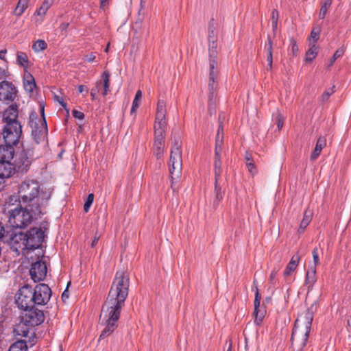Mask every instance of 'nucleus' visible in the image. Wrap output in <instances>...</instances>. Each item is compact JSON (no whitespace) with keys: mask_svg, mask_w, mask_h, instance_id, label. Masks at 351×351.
<instances>
[{"mask_svg":"<svg viewBox=\"0 0 351 351\" xmlns=\"http://www.w3.org/2000/svg\"><path fill=\"white\" fill-rule=\"evenodd\" d=\"M130 279L124 271H118L111 285L108 297L102 306L100 318L104 321L105 328L99 339L110 335L118 327L122 308L128 295Z\"/></svg>","mask_w":351,"mask_h":351,"instance_id":"f257e3e1","label":"nucleus"},{"mask_svg":"<svg viewBox=\"0 0 351 351\" xmlns=\"http://www.w3.org/2000/svg\"><path fill=\"white\" fill-rule=\"evenodd\" d=\"M18 194L23 203H29L31 211L36 216L44 214L48 200L51 197V192L43 191L39 182L34 179H26L19 186Z\"/></svg>","mask_w":351,"mask_h":351,"instance_id":"f03ea898","label":"nucleus"},{"mask_svg":"<svg viewBox=\"0 0 351 351\" xmlns=\"http://www.w3.org/2000/svg\"><path fill=\"white\" fill-rule=\"evenodd\" d=\"M313 305L298 316L293 328L291 341L300 351L306 346L313 320Z\"/></svg>","mask_w":351,"mask_h":351,"instance_id":"7ed1b4c3","label":"nucleus"},{"mask_svg":"<svg viewBox=\"0 0 351 351\" xmlns=\"http://www.w3.org/2000/svg\"><path fill=\"white\" fill-rule=\"evenodd\" d=\"M41 216H36L31 210L23 208L21 204L8 210V223L15 228H25L33 219H37Z\"/></svg>","mask_w":351,"mask_h":351,"instance_id":"20e7f679","label":"nucleus"},{"mask_svg":"<svg viewBox=\"0 0 351 351\" xmlns=\"http://www.w3.org/2000/svg\"><path fill=\"white\" fill-rule=\"evenodd\" d=\"M182 143L179 138H175L171 148L169 162V171L171 179V188L175 182H177L182 176Z\"/></svg>","mask_w":351,"mask_h":351,"instance_id":"39448f33","label":"nucleus"},{"mask_svg":"<svg viewBox=\"0 0 351 351\" xmlns=\"http://www.w3.org/2000/svg\"><path fill=\"white\" fill-rule=\"evenodd\" d=\"M29 125L32 128V135L36 144L47 134V125L45 117L39 118L36 112L29 114Z\"/></svg>","mask_w":351,"mask_h":351,"instance_id":"423d86ee","label":"nucleus"},{"mask_svg":"<svg viewBox=\"0 0 351 351\" xmlns=\"http://www.w3.org/2000/svg\"><path fill=\"white\" fill-rule=\"evenodd\" d=\"M34 159L33 148H23L20 152L16 153L13 165L16 171L26 173Z\"/></svg>","mask_w":351,"mask_h":351,"instance_id":"0eeeda50","label":"nucleus"},{"mask_svg":"<svg viewBox=\"0 0 351 351\" xmlns=\"http://www.w3.org/2000/svg\"><path fill=\"white\" fill-rule=\"evenodd\" d=\"M3 138L5 143L16 145L22 136V127L20 123L4 125L3 130Z\"/></svg>","mask_w":351,"mask_h":351,"instance_id":"6e6552de","label":"nucleus"},{"mask_svg":"<svg viewBox=\"0 0 351 351\" xmlns=\"http://www.w3.org/2000/svg\"><path fill=\"white\" fill-rule=\"evenodd\" d=\"M32 287L29 285H24L19 289L16 295V304L23 310L34 306Z\"/></svg>","mask_w":351,"mask_h":351,"instance_id":"1a4fd4ad","label":"nucleus"},{"mask_svg":"<svg viewBox=\"0 0 351 351\" xmlns=\"http://www.w3.org/2000/svg\"><path fill=\"white\" fill-rule=\"evenodd\" d=\"M26 237V244L27 243L28 251L34 250L42 246L45 238V232L40 228H32L25 232Z\"/></svg>","mask_w":351,"mask_h":351,"instance_id":"9d476101","label":"nucleus"},{"mask_svg":"<svg viewBox=\"0 0 351 351\" xmlns=\"http://www.w3.org/2000/svg\"><path fill=\"white\" fill-rule=\"evenodd\" d=\"M34 295V302L35 305H45L50 300L51 296V290L46 284L37 285L35 288H32Z\"/></svg>","mask_w":351,"mask_h":351,"instance_id":"9b49d317","label":"nucleus"},{"mask_svg":"<svg viewBox=\"0 0 351 351\" xmlns=\"http://www.w3.org/2000/svg\"><path fill=\"white\" fill-rule=\"evenodd\" d=\"M21 318L25 323L29 324L30 326H36L41 324L45 320V315L43 311L37 308L32 307L27 310H23Z\"/></svg>","mask_w":351,"mask_h":351,"instance_id":"f8f14e48","label":"nucleus"},{"mask_svg":"<svg viewBox=\"0 0 351 351\" xmlns=\"http://www.w3.org/2000/svg\"><path fill=\"white\" fill-rule=\"evenodd\" d=\"M26 237L25 232H19L12 234L10 237V249L15 252L16 256L23 253L25 250L28 251L27 243L26 244Z\"/></svg>","mask_w":351,"mask_h":351,"instance_id":"ddd939ff","label":"nucleus"},{"mask_svg":"<svg viewBox=\"0 0 351 351\" xmlns=\"http://www.w3.org/2000/svg\"><path fill=\"white\" fill-rule=\"evenodd\" d=\"M165 131L166 129L154 128V142L152 151L158 160L161 159L163 156Z\"/></svg>","mask_w":351,"mask_h":351,"instance_id":"4468645a","label":"nucleus"},{"mask_svg":"<svg viewBox=\"0 0 351 351\" xmlns=\"http://www.w3.org/2000/svg\"><path fill=\"white\" fill-rule=\"evenodd\" d=\"M17 94L15 86L9 81L0 82V101L5 102L13 101Z\"/></svg>","mask_w":351,"mask_h":351,"instance_id":"2eb2a0df","label":"nucleus"},{"mask_svg":"<svg viewBox=\"0 0 351 351\" xmlns=\"http://www.w3.org/2000/svg\"><path fill=\"white\" fill-rule=\"evenodd\" d=\"M47 272V268L45 262L38 261L32 265L29 274L32 279L35 282L43 280Z\"/></svg>","mask_w":351,"mask_h":351,"instance_id":"dca6fc26","label":"nucleus"},{"mask_svg":"<svg viewBox=\"0 0 351 351\" xmlns=\"http://www.w3.org/2000/svg\"><path fill=\"white\" fill-rule=\"evenodd\" d=\"M14 332L16 336L29 337V341L32 343L31 346L34 345L35 335L34 331V327L30 326L29 324L25 323L22 318L21 321L14 327Z\"/></svg>","mask_w":351,"mask_h":351,"instance_id":"f3484780","label":"nucleus"},{"mask_svg":"<svg viewBox=\"0 0 351 351\" xmlns=\"http://www.w3.org/2000/svg\"><path fill=\"white\" fill-rule=\"evenodd\" d=\"M166 104L163 100H158L156 108V114L154 128L166 129L165 121Z\"/></svg>","mask_w":351,"mask_h":351,"instance_id":"a211bd4d","label":"nucleus"},{"mask_svg":"<svg viewBox=\"0 0 351 351\" xmlns=\"http://www.w3.org/2000/svg\"><path fill=\"white\" fill-rule=\"evenodd\" d=\"M18 109L14 106H9L3 112V122L5 125L19 123L18 118Z\"/></svg>","mask_w":351,"mask_h":351,"instance_id":"6ab92c4d","label":"nucleus"},{"mask_svg":"<svg viewBox=\"0 0 351 351\" xmlns=\"http://www.w3.org/2000/svg\"><path fill=\"white\" fill-rule=\"evenodd\" d=\"M14 146L6 143L0 145V161L10 162L14 158Z\"/></svg>","mask_w":351,"mask_h":351,"instance_id":"aec40b11","label":"nucleus"},{"mask_svg":"<svg viewBox=\"0 0 351 351\" xmlns=\"http://www.w3.org/2000/svg\"><path fill=\"white\" fill-rule=\"evenodd\" d=\"M217 40H208L209 66L216 69L217 66Z\"/></svg>","mask_w":351,"mask_h":351,"instance_id":"412c9836","label":"nucleus"},{"mask_svg":"<svg viewBox=\"0 0 351 351\" xmlns=\"http://www.w3.org/2000/svg\"><path fill=\"white\" fill-rule=\"evenodd\" d=\"M16 171L14 165L10 162L0 161V178H8Z\"/></svg>","mask_w":351,"mask_h":351,"instance_id":"4be33fe9","label":"nucleus"},{"mask_svg":"<svg viewBox=\"0 0 351 351\" xmlns=\"http://www.w3.org/2000/svg\"><path fill=\"white\" fill-rule=\"evenodd\" d=\"M326 145V140L325 137L320 136L316 143L315 147L311 155V160H316L320 155L322 150Z\"/></svg>","mask_w":351,"mask_h":351,"instance_id":"5701e85b","label":"nucleus"},{"mask_svg":"<svg viewBox=\"0 0 351 351\" xmlns=\"http://www.w3.org/2000/svg\"><path fill=\"white\" fill-rule=\"evenodd\" d=\"M316 282V268L315 266H309L306 274L305 285L308 286L309 291L313 288V285Z\"/></svg>","mask_w":351,"mask_h":351,"instance_id":"b1692460","label":"nucleus"},{"mask_svg":"<svg viewBox=\"0 0 351 351\" xmlns=\"http://www.w3.org/2000/svg\"><path fill=\"white\" fill-rule=\"evenodd\" d=\"M267 43H266L265 45V51L267 52V70L270 71L272 69L273 64V43L269 36L267 37Z\"/></svg>","mask_w":351,"mask_h":351,"instance_id":"393cba45","label":"nucleus"},{"mask_svg":"<svg viewBox=\"0 0 351 351\" xmlns=\"http://www.w3.org/2000/svg\"><path fill=\"white\" fill-rule=\"evenodd\" d=\"M217 79V71L215 69H212V66H210L209 73V80H208V89L209 90H217L218 86Z\"/></svg>","mask_w":351,"mask_h":351,"instance_id":"a878e982","label":"nucleus"},{"mask_svg":"<svg viewBox=\"0 0 351 351\" xmlns=\"http://www.w3.org/2000/svg\"><path fill=\"white\" fill-rule=\"evenodd\" d=\"M266 313V311L264 307H261V306H258V308L254 307V310L253 312V315L254 317V323L256 325H260Z\"/></svg>","mask_w":351,"mask_h":351,"instance_id":"bb28decb","label":"nucleus"},{"mask_svg":"<svg viewBox=\"0 0 351 351\" xmlns=\"http://www.w3.org/2000/svg\"><path fill=\"white\" fill-rule=\"evenodd\" d=\"M312 213L311 210H305L304 213L303 219L300 223V228L298 229V233H302L307 226L309 224L311 221Z\"/></svg>","mask_w":351,"mask_h":351,"instance_id":"cd10ccee","label":"nucleus"},{"mask_svg":"<svg viewBox=\"0 0 351 351\" xmlns=\"http://www.w3.org/2000/svg\"><path fill=\"white\" fill-rule=\"evenodd\" d=\"M23 84L25 90L29 93H32L36 88L35 80L30 73L25 77Z\"/></svg>","mask_w":351,"mask_h":351,"instance_id":"c85d7f7f","label":"nucleus"},{"mask_svg":"<svg viewBox=\"0 0 351 351\" xmlns=\"http://www.w3.org/2000/svg\"><path fill=\"white\" fill-rule=\"evenodd\" d=\"M27 341L18 340L13 343L8 351H27Z\"/></svg>","mask_w":351,"mask_h":351,"instance_id":"c756f323","label":"nucleus"},{"mask_svg":"<svg viewBox=\"0 0 351 351\" xmlns=\"http://www.w3.org/2000/svg\"><path fill=\"white\" fill-rule=\"evenodd\" d=\"M110 73L107 71H105L101 75V79L103 80V87H104V90H103L102 95L104 96H106L108 94V93H109L110 91Z\"/></svg>","mask_w":351,"mask_h":351,"instance_id":"7c9ffc66","label":"nucleus"},{"mask_svg":"<svg viewBox=\"0 0 351 351\" xmlns=\"http://www.w3.org/2000/svg\"><path fill=\"white\" fill-rule=\"evenodd\" d=\"M318 49L315 44H313L311 48L306 53V61L311 62L317 56Z\"/></svg>","mask_w":351,"mask_h":351,"instance_id":"2f4dec72","label":"nucleus"},{"mask_svg":"<svg viewBox=\"0 0 351 351\" xmlns=\"http://www.w3.org/2000/svg\"><path fill=\"white\" fill-rule=\"evenodd\" d=\"M222 162L221 160H215L214 161V167H215V184L217 185L218 183V180H219L222 171L221 169Z\"/></svg>","mask_w":351,"mask_h":351,"instance_id":"473e14b6","label":"nucleus"},{"mask_svg":"<svg viewBox=\"0 0 351 351\" xmlns=\"http://www.w3.org/2000/svg\"><path fill=\"white\" fill-rule=\"evenodd\" d=\"M47 47V43L44 40H37L33 45H32V49L36 52H40L43 50H45Z\"/></svg>","mask_w":351,"mask_h":351,"instance_id":"72a5a7b5","label":"nucleus"},{"mask_svg":"<svg viewBox=\"0 0 351 351\" xmlns=\"http://www.w3.org/2000/svg\"><path fill=\"white\" fill-rule=\"evenodd\" d=\"M16 62L22 66H26L28 63V58L26 53L18 51L16 53Z\"/></svg>","mask_w":351,"mask_h":351,"instance_id":"f704fd0d","label":"nucleus"},{"mask_svg":"<svg viewBox=\"0 0 351 351\" xmlns=\"http://www.w3.org/2000/svg\"><path fill=\"white\" fill-rule=\"evenodd\" d=\"M142 98V92L138 90L136 91L134 99L132 102V106L131 108V113H134L136 112V109L138 108L141 100Z\"/></svg>","mask_w":351,"mask_h":351,"instance_id":"c9c22d12","label":"nucleus"},{"mask_svg":"<svg viewBox=\"0 0 351 351\" xmlns=\"http://www.w3.org/2000/svg\"><path fill=\"white\" fill-rule=\"evenodd\" d=\"M28 0H19L15 9V14L21 16L27 7Z\"/></svg>","mask_w":351,"mask_h":351,"instance_id":"e433bc0d","label":"nucleus"},{"mask_svg":"<svg viewBox=\"0 0 351 351\" xmlns=\"http://www.w3.org/2000/svg\"><path fill=\"white\" fill-rule=\"evenodd\" d=\"M332 2V0H325L324 1V2L323 3V4L320 8V10H319V19H324V17L327 13V10L331 5Z\"/></svg>","mask_w":351,"mask_h":351,"instance_id":"4c0bfd02","label":"nucleus"},{"mask_svg":"<svg viewBox=\"0 0 351 351\" xmlns=\"http://www.w3.org/2000/svg\"><path fill=\"white\" fill-rule=\"evenodd\" d=\"M245 160H246V167H247L249 172H250L252 174L256 173V169L255 165L254 164L250 155L247 154L246 156H245Z\"/></svg>","mask_w":351,"mask_h":351,"instance_id":"58836bf2","label":"nucleus"},{"mask_svg":"<svg viewBox=\"0 0 351 351\" xmlns=\"http://www.w3.org/2000/svg\"><path fill=\"white\" fill-rule=\"evenodd\" d=\"M253 284H254V288L256 290L255 298H254V307L258 308V306H261V295L259 293L258 286H257V282H256V280H254Z\"/></svg>","mask_w":351,"mask_h":351,"instance_id":"ea45409f","label":"nucleus"},{"mask_svg":"<svg viewBox=\"0 0 351 351\" xmlns=\"http://www.w3.org/2000/svg\"><path fill=\"white\" fill-rule=\"evenodd\" d=\"M51 6V3L48 1H45L41 6L37 10L36 13L39 16H43Z\"/></svg>","mask_w":351,"mask_h":351,"instance_id":"a19ab883","label":"nucleus"},{"mask_svg":"<svg viewBox=\"0 0 351 351\" xmlns=\"http://www.w3.org/2000/svg\"><path fill=\"white\" fill-rule=\"evenodd\" d=\"M21 198L19 197V195H11L8 198V201L6 202L7 208L9 210L10 209L12 206L14 205L15 202H19L20 204Z\"/></svg>","mask_w":351,"mask_h":351,"instance_id":"79ce46f5","label":"nucleus"},{"mask_svg":"<svg viewBox=\"0 0 351 351\" xmlns=\"http://www.w3.org/2000/svg\"><path fill=\"white\" fill-rule=\"evenodd\" d=\"M217 99V90H209L208 94V106L209 107L214 106Z\"/></svg>","mask_w":351,"mask_h":351,"instance_id":"37998d69","label":"nucleus"},{"mask_svg":"<svg viewBox=\"0 0 351 351\" xmlns=\"http://www.w3.org/2000/svg\"><path fill=\"white\" fill-rule=\"evenodd\" d=\"M94 199V195L93 193H90L86 200V202L84 205V210L86 213L88 212L91 204H93Z\"/></svg>","mask_w":351,"mask_h":351,"instance_id":"c03bdc74","label":"nucleus"},{"mask_svg":"<svg viewBox=\"0 0 351 351\" xmlns=\"http://www.w3.org/2000/svg\"><path fill=\"white\" fill-rule=\"evenodd\" d=\"M344 53V50L341 48L338 49L333 54L332 57L330 60V66L332 65V64L335 62V60L341 57Z\"/></svg>","mask_w":351,"mask_h":351,"instance_id":"a18cd8bd","label":"nucleus"},{"mask_svg":"<svg viewBox=\"0 0 351 351\" xmlns=\"http://www.w3.org/2000/svg\"><path fill=\"white\" fill-rule=\"evenodd\" d=\"M334 88H335V86H333L332 88H329V89L325 90L323 93V94L321 96V99H322V101H327L329 99L330 96L335 92L334 91Z\"/></svg>","mask_w":351,"mask_h":351,"instance_id":"49530a36","label":"nucleus"},{"mask_svg":"<svg viewBox=\"0 0 351 351\" xmlns=\"http://www.w3.org/2000/svg\"><path fill=\"white\" fill-rule=\"evenodd\" d=\"M223 125L222 123H220L218 127L217 132L216 134L215 141L219 140L220 141H223Z\"/></svg>","mask_w":351,"mask_h":351,"instance_id":"de8ad7c7","label":"nucleus"},{"mask_svg":"<svg viewBox=\"0 0 351 351\" xmlns=\"http://www.w3.org/2000/svg\"><path fill=\"white\" fill-rule=\"evenodd\" d=\"M312 254H313V263H314V265L313 266H315L316 267L317 265H319V258L317 247H315L313 249Z\"/></svg>","mask_w":351,"mask_h":351,"instance_id":"09e8293b","label":"nucleus"},{"mask_svg":"<svg viewBox=\"0 0 351 351\" xmlns=\"http://www.w3.org/2000/svg\"><path fill=\"white\" fill-rule=\"evenodd\" d=\"M296 268V266L288 263L283 272V275L285 277L289 276L291 274V272H293Z\"/></svg>","mask_w":351,"mask_h":351,"instance_id":"8fccbe9b","label":"nucleus"},{"mask_svg":"<svg viewBox=\"0 0 351 351\" xmlns=\"http://www.w3.org/2000/svg\"><path fill=\"white\" fill-rule=\"evenodd\" d=\"M290 44L293 55L295 56L298 51V47L296 40L293 37L290 38Z\"/></svg>","mask_w":351,"mask_h":351,"instance_id":"3c124183","label":"nucleus"},{"mask_svg":"<svg viewBox=\"0 0 351 351\" xmlns=\"http://www.w3.org/2000/svg\"><path fill=\"white\" fill-rule=\"evenodd\" d=\"M300 260V256L298 254H295L291 257L289 263L298 267Z\"/></svg>","mask_w":351,"mask_h":351,"instance_id":"603ef678","label":"nucleus"},{"mask_svg":"<svg viewBox=\"0 0 351 351\" xmlns=\"http://www.w3.org/2000/svg\"><path fill=\"white\" fill-rule=\"evenodd\" d=\"M276 119L277 128H278V130H280L283 126V123H284L283 117L280 113H278L276 116Z\"/></svg>","mask_w":351,"mask_h":351,"instance_id":"864d4df0","label":"nucleus"},{"mask_svg":"<svg viewBox=\"0 0 351 351\" xmlns=\"http://www.w3.org/2000/svg\"><path fill=\"white\" fill-rule=\"evenodd\" d=\"M278 269H274L269 275V281L273 285L276 284V277L277 276Z\"/></svg>","mask_w":351,"mask_h":351,"instance_id":"5fc2aeb1","label":"nucleus"},{"mask_svg":"<svg viewBox=\"0 0 351 351\" xmlns=\"http://www.w3.org/2000/svg\"><path fill=\"white\" fill-rule=\"evenodd\" d=\"M73 116L77 119L83 120L84 119V114L82 112L77 110H73L72 112Z\"/></svg>","mask_w":351,"mask_h":351,"instance_id":"6e6d98bb","label":"nucleus"},{"mask_svg":"<svg viewBox=\"0 0 351 351\" xmlns=\"http://www.w3.org/2000/svg\"><path fill=\"white\" fill-rule=\"evenodd\" d=\"M311 38L313 40V44H315L319 38V32L313 29L311 32Z\"/></svg>","mask_w":351,"mask_h":351,"instance_id":"4d7b16f0","label":"nucleus"},{"mask_svg":"<svg viewBox=\"0 0 351 351\" xmlns=\"http://www.w3.org/2000/svg\"><path fill=\"white\" fill-rule=\"evenodd\" d=\"M85 60L88 62H93L95 61L96 56L94 53H90L88 54H86L85 56Z\"/></svg>","mask_w":351,"mask_h":351,"instance_id":"13d9d810","label":"nucleus"},{"mask_svg":"<svg viewBox=\"0 0 351 351\" xmlns=\"http://www.w3.org/2000/svg\"><path fill=\"white\" fill-rule=\"evenodd\" d=\"M222 144H223V141H220L219 140L215 141V152H217L218 153H221V150H222Z\"/></svg>","mask_w":351,"mask_h":351,"instance_id":"bf43d9fd","label":"nucleus"},{"mask_svg":"<svg viewBox=\"0 0 351 351\" xmlns=\"http://www.w3.org/2000/svg\"><path fill=\"white\" fill-rule=\"evenodd\" d=\"M279 13L277 10L274 9L271 12V21H278Z\"/></svg>","mask_w":351,"mask_h":351,"instance_id":"052dcab7","label":"nucleus"},{"mask_svg":"<svg viewBox=\"0 0 351 351\" xmlns=\"http://www.w3.org/2000/svg\"><path fill=\"white\" fill-rule=\"evenodd\" d=\"M217 40V35L213 29L208 32V40Z\"/></svg>","mask_w":351,"mask_h":351,"instance_id":"680f3d73","label":"nucleus"},{"mask_svg":"<svg viewBox=\"0 0 351 351\" xmlns=\"http://www.w3.org/2000/svg\"><path fill=\"white\" fill-rule=\"evenodd\" d=\"M77 90L80 93H82L84 91H86V93L87 94L88 92V88L84 85H80L77 86Z\"/></svg>","mask_w":351,"mask_h":351,"instance_id":"e2e57ef3","label":"nucleus"},{"mask_svg":"<svg viewBox=\"0 0 351 351\" xmlns=\"http://www.w3.org/2000/svg\"><path fill=\"white\" fill-rule=\"evenodd\" d=\"M99 93L97 88H92L90 90V96L92 100H95L96 99L97 95Z\"/></svg>","mask_w":351,"mask_h":351,"instance_id":"0e129e2a","label":"nucleus"},{"mask_svg":"<svg viewBox=\"0 0 351 351\" xmlns=\"http://www.w3.org/2000/svg\"><path fill=\"white\" fill-rule=\"evenodd\" d=\"M5 228H4L2 223L0 221V239H3L5 237Z\"/></svg>","mask_w":351,"mask_h":351,"instance_id":"69168bd1","label":"nucleus"},{"mask_svg":"<svg viewBox=\"0 0 351 351\" xmlns=\"http://www.w3.org/2000/svg\"><path fill=\"white\" fill-rule=\"evenodd\" d=\"M56 97V99L60 103V104L66 110V103L63 101V99L62 98H60L58 96H55Z\"/></svg>","mask_w":351,"mask_h":351,"instance_id":"338daca9","label":"nucleus"},{"mask_svg":"<svg viewBox=\"0 0 351 351\" xmlns=\"http://www.w3.org/2000/svg\"><path fill=\"white\" fill-rule=\"evenodd\" d=\"M99 239V236L97 235V233L95 235L94 239L92 241L91 247H94L98 243V241Z\"/></svg>","mask_w":351,"mask_h":351,"instance_id":"774afa93","label":"nucleus"}]
</instances>
